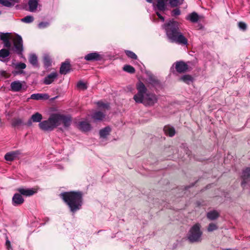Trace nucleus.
Instances as JSON below:
<instances>
[{
	"label": "nucleus",
	"mask_w": 250,
	"mask_h": 250,
	"mask_svg": "<svg viewBox=\"0 0 250 250\" xmlns=\"http://www.w3.org/2000/svg\"><path fill=\"white\" fill-rule=\"evenodd\" d=\"M17 191L21 195L25 196H30L33 195L37 192L36 188H19Z\"/></svg>",
	"instance_id": "nucleus-12"
},
{
	"label": "nucleus",
	"mask_w": 250,
	"mask_h": 250,
	"mask_svg": "<svg viewBox=\"0 0 250 250\" xmlns=\"http://www.w3.org/2000/svg\"><path fill=\"white\" fill-rule=\"evenodd\" d=\"M0 39L5 47L18 54L21 53L23 50L22 40L21 36L12 35L9 33H0Z\"/></svg>",
	"instance_id": "nucleus-3"
},
{
	"label": "nucleus",
	"mask_w": 250,
	"mask_h": 250,
	"mask_svg": "<svg viewBox=\"0 0 250 250\" xmlns=\"http://www.w3.org/2000/svg\"><path fill=\"white\" fill-rule=\"evenodd\" d=\"M184 0H169V3L172 7H177L183 3Z\"/></svg>",
	"instance_id": "nucleus-30"
},
{
	"label": "nucleus",
	"mask_w": 250,
	"mask_h": 250,
	"mask_svg": "<svg viewBox=\"0 0 250 250\" xmlns=\"http://www.w3.org/2000/svg\"><path fill=\"white\" fill-rule=\"evenodd\" d=\"M219 216V213L215 210H211L208 212L207 214V218L210 220L216 219Z\"/></svg>",
	"instance_id": "nucleus-23"
},
{
	"label": "nucleus",
	"mask_w": 250,
	"mask_h": 250,
	"mask_svg": "<svg viewBox=\"0 0 250 250\" xmlns=\"http://www.w3.org/2000/svg\"><path fill=\"white\" fill-rule=\"evenodd\" d=\"M22 122L21 119H15L13 121L12 125L14 126H20L22 125Z\"/></svg>",
	"instance_id": "nucleus-41"
},
{
	"label": "nucleus",
	"mask_w": 250,
	"mask_h": 250,
	"mask_svg": "<svg viewBox=\"0 0 250 250\" xmlns=\"http://www.w3.org/2000/svg\"><path fill=\"white\" fill-rule=\"evenodd\" d=\"M6 245L7 247H8L10 245V242L9 240L6 241Z\"/></svg>",
	"instance_id": "nucleus-45"
},
{
	"label": "nucleus",
	"mask_w": 250,
	"mask_h": 250,
	"mask_svg": "<svg viewBox=\"0 0 250 250\" xmlns=\"http://www.w3.org/2000/svg\"><path fill=\"white\" fill-rule=\"evenodd\" d=\"M79 128L83 131H89L91 128L90 125L85 121H83L79 124Z\"/></svg>",
	"instance_id": "nucleus-25"
},
{
	"label": "nucleus",
	"mask_w": 250,
	"mask_h": 250,
	"mask_svg": "<svg viewBox=\"0 0 250 250\" xmlns=\"http://www.w3.org/2000/svg\"><path fill=\"white\" fill-rule=\"evenodd\" d=\"M180 23L174 20H170L163 25L168 39L172 42L181 45H187L188 40L180 31Z\"/></svg>",
	"instance_id": "nucleus-1"
},
{
	"label": "nucleus",
	"mask_w": 250,
	"mask_h": 250,
	"mask_svg": "<svg viewBox=\"0 0 250 250\" xmlns=\"http://www.w3.org/2000/svg\"><path fill=\"white\" fill-rule=\"evenodd\" d=\"M111 131V128L109 126H106L100 131V135L101 138H105L109 135Z\"/></svg>",
	"instance_id": "nucleus-28"
},
{
	"label": "nucleus",
	"mask_w": 250,
	"mask_h": 250,
	"mask_svg": "<svg viewBox=\"0 0 250 250\" xmlns=\"http://www.w3.org/2000/svg\"><path fill=\"white\" fill-rule=\"evenodd\" d=\"M26 67V64L24 63L20 62L16 65V68L23 69Z\"/></svg>",
	"instance_id": "nucleus-44"
},
{
	"label": "nucleus",
	"mask_w": 250,
	"mask_h": 250,
	"mask_svg": "<svg viewBox=\"0 0 250 250\" xmlns=\"http://www.w3.org/2000/svg\"><path fill=\"white\" fill-rule=\"evenodd\" d=\"M202 231L199 224L194 225L189 230L187 235V239L190 243H198L202 241Z\"/></svg>",
	"instance_id": "nucleus-5"
},
{
	"label": "nucleus",
	"mask_w": 250,
	"mask_h": 250,
	"mask_svg": "<svg viewBox=\"0 0 250 250\" xmlns=\"http://www.w3.org/2000/svg\"><path fill=\"white\" fill-rule=\"evenodd\" d=\"M24 202V199L22 195L19 193H15L12 198V203L14 206L21 205Z\"/></svg>",
	"instance_id": "nucleus-15"
},
{
	"label": "nucleus",
	"mask_w": 250,
	"mask_h": 250,
	"mask_svg": "<svg viewBox=\"0 0 250 250\" xmlns=\"http://www.w3.org/2000/svg\"><path fill=\"white\" fill-rule=\"evenodd\" d=\"M17 2L16 0H0V4L2 6L11 7Z\"/></svg>",
	"instance_id": "nucleus-26"
},
{
	"label": "nucleus",
	"mask_w": 250,
	"mask_h": 250,
	"mask_svg": "<svg viewBox=\"0 0 250 250\" xmlns=\"http://www.w3.org/2000/svg\"><path fill=\"white\" fill-rule=\"evenodd\" d=\"M136 89L137 93L133 97L136 103L150 106L157 102V96L154 93L148 92L146 87L142 82H139L136 84Z\"/></svg>",
	"instance_id": "nucleus-2"
},
{
	"label": "nucleus",
	"mask_w": 250,
	"mask_h": 250,
	"mask_svg": "<svg viewBox=\"0 0 250 250\" xmlns=\"http://www.w3.org/2000/svg\"><path fill=\"white\" fill-rule=\"evenodd\" d=\"M10 55L9 50L6 49H2L0 50V61L2 62H7L8 57Z\"/></svg>",
	"instance_id": "nucleus-20"
},
{
	"label": "nucleus",
	"mask_w": 250,
	"mask_h": 250,
	"mask_svg": "<svg viewBox=\"0 0 250 250\" xmlns=\"http://www.w3.org/2000/svg\"><path fill=\"white\" fill-rule=\"evenodd\" d=\"M49 25V23L48 22H41L39 23L38 27L40 29H43L48 27Z\"/></svg>",
	"instance_id": "nucleus-40"
},
{
	"label": "nucleus",
	"mask_w": 250,
	"mask_h": 250,
	"mask_svg": "<svg viewBox=\"0 0 250 250\" xmlns=\"http://www.w3.org/2000/svg\"><path fill=\"white\" fill-rule=\"evenodd\" d=\"M39 1L40 0H29V11L31 12H35L38 7Z\"/></svg>",
	"instance_id": "nucleus-19"
},
{
	"label": "nucleus",
	"mask_w": 250,
	"mask_h": 250,
	"mask_svg": "<svg viewBox=\"0 0 250 250\" xmlns=\"http://www.w3.org/2000/svg\"><path fill=\"white\" fill-rule=\"evenodd\" d=\"M27 86L24 81H15L10 84V89L13 92H20L26 90Z\"/></svg>",
	"instance_id": "nucleus-8"
},
{
	"label": "nucleus",
	"mask_w": 250,
	"mask_h": 250,
	"mask_svg": "<svg viewBox=\"0 0 250 250\" xmlns=\"http://www.w3.org/2000/svg\"><path fill=\"white\" fill-rule=\"evenodd\" d=\"M218 229V226L213 223H210L207 228V230L208 232H212Z\"/></svg>",
	"instance_id": "nucleus-34"
},
{
	"label": "nucleus",
	"mask_w": 250,
	"mask_h": 250,
	"mask_svg": "<svg viewBox=\"0 0 250 250\" xmlns=\"http://www.w3.org/2000/svg\"><path fill=\"white\" fill-rule=\"evenodd\" d=\"M43 63L46 67H48L51 64V59L50 57L47 54H44L43 56Z\"/></svg>",
	"instance_id": "nucleus-29"
},
{
	"label": "nucleus",
	"mask_w": 250,
	"mask_h": 250,
	"mask_svg": "<svg viewBox=\"0 0 250 250\" xmlns=\"http://www.w3.org/2000/svg\"><path fill=\"white\" fill-rule=\"evenodd\" d=\"M105 117V114L101 111H96L92 115V118L95 121H101Z\"/></svg>",
	"instance_id": "nucleus-24"
},
{
	"label": "nucleus",
	"mask_w": 250,
	"mask_h": 250,
	"mask_svg": "<svg viewBox=\"0 0 250 250\" xmlns=\"http://www.w3.org/2000/svg\"><path fill=\"white\" fill-rule=\"evenodd\" d=\"M29 61L34 66H37L38 64L37 57L35 54H31L30 56Z\"/></svg>",
	"instance_id": "nucleus-31"
},
{
	"label": "nucleus",
	"mask_w": 250,
	"mask_h": 250,
	"mask_svg": "<svg viewBox=\"0 0 250 250\" xmlns=\"http://www.w3.org/2000/svg\"><path fill=\"white\" fill-rule=\"evenodd\" d=\"M199 15L195 12L189 14L187 17L186 19L192 22H196L199 20Z\"/></svg>",
	"instance_id": "nucleus-22"
},
{
	"label": "nucleus",
	"mask_w": 250,
	"mask_h": 250,
	"mask_svg": "<svg viewBox=\"0 0 250 250\" xmlns=\"http://www.w3.org/2000/svg\"><path fill=\"white\" fill-rule=\"evenodd\" d=\"M102 56L97 52H92L85 55V60L87 61H97L102 60Z\"/></svg>",
	"instance_id": "nucleus-13"
},
{
	"label": "nucleus",
	"mask_w": 250,
	"mask_h": 250,
	"mask_svg": "<svg viewBox=\"0 0 250 250\" xmlns=\"http://www.w3.org/2000/svg\"><path fill=\"white\" fill-rule=\"evenodd\" d=\"M61 198L68 206L72 212L81 209L83 204V196L81 192H65L61 194Z\"/></svg>",
	"instance_id": "nucleus-4"
},
{
	"label": "nucleus",
	"mask_w": 250,
	"mask_h": 250,
	"mask_svg": "<svg viewBox=\"0 0 250 250\" xmlns=\"http://www.w3.org/2000/svg\"><path fill=\"white\" fill-rule=\"evenodd\" d=\"M164 131L166 135L170 137L174 136L175 133L174 128L169 125L165 126L164 128Z\"/></svg>",
	"instance_id": "nucleus-27"
},
{
	"label": "nucleus",
	"mask_w": 250,
	"mask_h": 250,
	"mask_svg": "<svg viewBox=\"0 0 250 250\" xmlns=\"http://www.w3.org/2000/svg\"><path fill=\"white\" fill-rule=\"evenodd\" d=\"M70 66L69 62L66 61L62 63L60 70V72L62 74H66L70 70Z\"/></svg>",
	"instance_id": "nucleus-21"
},
{
	"label": "nucleus",
	"mask_w": 250,
	"mask_h": 250,
	"mask_svg": "<svg viewBox=\"0 0 250 250\" xmlns=\"http://www.w3.org/2000/svg\"><path fill=\"white\" fill-rule=\"evenodd\" d=\"M147 2H149V3H152V0H146Z\"/></svg>",
	"instance_id": "nucleus-46"
},
{
	"label": "nucleus",
	"mask_w": 250,
	"mask_h": 250,
	"mask_svg": "<svg viewBox=\"0 0 250 250\" xmlns=\"http://www.w3.org/2000/svg\"><path fill=\"white\" fill-rule=\"evenodd\" d=\"M181 80L183 81L184 82L189 84L192 81V78L191 76L189 75H185L183 76L181 78Z\"/></svg>",
	"instance_id": "nucleus-33"
},
{
	"label": "nucleus",
	"mask_w": 250,
	"mask_h": 250,
	"mask_svg": "<svg viewBox=\"0 0 250 250\" xmlns=\"http://www.w3.org/2000/svg\"><path fill=\"white\" fill-rule=\"evenodd\" d=\"M21 21L23 22L29 23L33 21L34 18L31 16H27L22 18Z\"/></svg>",
	"instance_id": "nucleus-35"
},
{
	"label": "nucleus",
	"mask_w": 250,
	"mask_h": 250,
	"mask_svg": "<svg viewBox=\"0 0 250 250\" xmlns=\"http://www.w3.org/2000/svg\"><path fill=\"white\" fill-rule=\"evenodd\" d=\"M174 66L175 67L176 70L180 73H184L188 69V65L182 61L175 62L171 67V69H172Z\"/></svg>",
	"instance_id": "nucleus-11"
},
{
	"label": "nucleus",
	"mask_w": 250,
	"mask_h": 250,
	"mask_svg": "<svg viewBox=\"0 0 250 250\" xmlns=\"http://www.w3.org/2000/svg\"><path fill=\"white\" fill-rule=\"evenodd\" d=\"M58 118L56 117V114L52 115L47 120L43 121L39 124L40 128L44 131L53 130L57 126Z\"/></svg>",
	"instance_id": "nucleus-6"
},
{
	"label": "nucleus",
	"mask_w": 250,
	"mask_h": 250,
	"mask_svg": "<svg viewBox=\"0 0 250 250\" xmlns=\"http://www.w3.org/2000/svg\"><path fill=\"white\" fill-rule=\"evenodd\" d=\"M168 0H157V3H153L154 9L156 14L162 21H164L165 18L163 17L159 11L164 12L167 9V3Z\"/></svg>",
	"instance_id": "nucleus-7"
},
{
	"label": "nucleus",
	"mask_w": 250,
	"mask_h": 250,
	"mask_svg": "<svg viewBox=\"0 0 250 250\" xmlns=\"http://www.w3.org/2000/svg\"><path fill=\"white\" fill-rule=\"evenodd\" d=\"M58 74L56 72H53L46 76L43 81L45 84H50L57 78Z\"/></svg>",
	"instance_id": "nucleus-17"
},
{
	"label": "nucleus",
	"mask_w": 250,
	"mask_h": 250,
	"mask_svg": "<svg viewBox=\"0 0 250 250\" xmlns=\"http://www.w3.org/2000/svg\"><path fill=\"white\" fill-rule=\"evenodd\" d=\"M20 154V152L19 150L11 151L7 153L5 155L4 158L6 161H12L16 159Z\"/></svg>",
	"instance_id": "nucleus-18"
},
{
	"label": "nucleus",
	"mask_w": 250,
	"mask_h": 250,
	"mask_svg": "<svg viewBox=\"0 0 250 250\" xmlns=\"http://www.w3.org/2000/svg\"><path fill=\"white\" fill-rule=\"evenodd\" d=\"M238 26L239 29L242 31H245L248 28L247 24L243 21L239 22L238 23Z\"/></svg>",
	"instance_id": "nucleus-36"
},
{
	"label": "nucleus",
	"mask_w": 250,
	"mask_h": 250,
	"mask_svg": "<svg viewBox=\"0 0 250 250\" xmlns=\"http://www.w3.org/2000/svg\"><path fill=\"white\" fill-rule=\"evenodd\" d=\"M42 119V115L40 113L36 112L31 116V118L28 121L27 125L28 126H31L32 124V122H40Z\"/></svg>",
	"instance_id": "nucleus-14"
},
{
	"label": "nucleus",
	"mask_w": 250,
	"mask_h": 250,
	"mask_svg": "<svg viewBox=\"0 0 250 250\" xmlns=\"http://www.w3.org/2000/svg\"><path fill=\"white\" fill-rule=\"evenodd\" d=\"M1 14V12L0 11V15Z\"/></svg>",
	"instance_id": "nucleus-48"
},
{
	"label": "nucleus",
	"mask_w": 250,
	"mask_h": 250,
	"mask_svg": "<svg viewBox=\"0 0 250 250\" xmlns=\"http://www.w3.org/2000/svg\"><path fill=\"white\" fill-rule=\"evenodd\" d=\"M98 105L99 107L104 108V109H108L109 104H107L104 103L102 102H99L98 103Z\"/></svg>",
	"instance_id": "nucleus-39"
},
{
	"label": "nucleus",
	"mask_w": 250,
	"mask_h": 250,
	"mask_svg": "<svg viewBox=\"0 0 250 250\" xmlns=\"http://www.w3.org/2000/svg\"><path fill=\"white\" fill-rule=\"evenodd\" d=\"M186 154L188 155V156H189L190 154H189V151H187V152H186Z\"/></svg>",
	"instance_id": "nucleus-47"
},
{
	"label": "nucleus",
	"mask_w": 250,
	"mask_h": 250,
	"mask_svg": "<svg viewBox=\"0 0 250 250\" xmlns=\"http://www.w3.org/2000/svg\"><path fill=\"white\" fill-rule=\"evenodd\" d=\"M77 87L79 88H80L81 89H85L87 88V86L86 85V84L83 83V82H79L78 83H77Z\"/></svg>",
	"instance_id": "nucleus-42"
},
{
	"label": "nucleus",
	"mask_w": 250,
	"mask_h": 250,
	"mask_svg": "<svg viewBox=\"0 0 250 250\" xmlns=\"http://www.w3.org/2000/svg\"><path fill=\"white\" fill-rule=\"evenodd\" d=\"M241 177L242 187L245 188L247 185H249L250 181V168L247 167L244 169L242 171Z\"/></svg>",
	"instance_id": "nucleus-9"
},
{
	"label": "nucleus",
	"mask_w": 250,
	"mask_h": 250,
	"mask_svg": "<svg viewBox=\"0 0 250 250\" xmlns=\"http://www.w3.org/2000/svg\"><path fill=\"white\" fill-rule=\"evenodd\" d=\"M126 55L131 59H137V55L133 52L129 50H126L125 51Z\"/></svg>",
	"instance_id": "nucleus-38"
},
{
	"label": "nucleus",
	"mask_w": 250,
	"mask_h": 250,
	"mask_svg": "<svg viewBox=\"0 0 250 250\" xmlns=\"http://www.w3.org/2000/svg\"><path fill=\"white\" fill-rule=\"evenodd\" d=\"M180 14H181V11L178 8L175 9L173 10H172V15L173 16H178V15H180Z\"/></svg>",
	"instance_id": "nucleus-43"
},
{
	"label": "nucleus",
	"mask_w": 250,
	"mask_h": 250,
	"mask_svg": "<svg viewBox=\"0 0 250 250\" xmlns=\"http://www.w3.org/2000/svg\"><path fill=\"white\" fill-rule=\"evenodd\" d=\"M123 69L124 71L130 73H133L135 72V69L133 67L129 65H125Z\"/></svg>",
	"instance_id": "nucleus-37"
},
{
	"label": "nucleus",
	"mask_w": 250,
	"mask_h": 250,
	"mask_svg": "<svg viewBox=\"0 0 250 250\" xmlns=\"http://www.w3.org/2000/svg\"><path fill=\"white\" fill-rule=\"evenodd\" d=\"M147 82L148 83H149L150 84L153 86H155L159 83V82L157 80V79H156L155 77H154L152 75H150L149 76L147 80Z\"/></svg>",
	"instance_id": "nucleus-32"
},
{
	"label": "nucleus",
	"mask_w": 250,
	"mask_h": 250,
	"mask_svg": "<svg viewBox=\"0 0 250 250\" xmlns=\"http://www.w3.org/2000/svg\"><path fill=\"white\" fill-rule=\"evenodd\" d=\"M57 119V125L62 124L65 127H68L71 123V118L69 116H63L56 114Z\"/></svg>",
	"instance_id": "nucleus-10"
},
{
	"label": "nucleus",
	"mask_w": 250,
	"mask_h": 250,
	"mask_svg": "<svg viewBox=\"0 0 250 250\" xmlns=\"http://www.w3.org/2000/svg\"><path fill=\"white\" fill-rule=\"evenodd\" d=\"M49 98V96L47 94L36 93L32 94L30 97L28 98L27 101L29 99H33L35 100H47Z\"/></svg>",
	"instance_id": "nucleus-16"
}]
</instances>
